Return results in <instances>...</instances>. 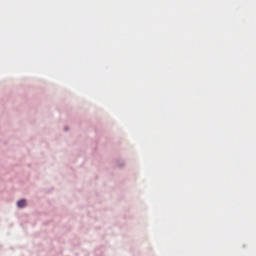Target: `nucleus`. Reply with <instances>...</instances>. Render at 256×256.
<instances>
[{
    "mask_svg": "<svg viewBox=\"0 0 256 256\" xmlns=\"http://www.w3.org/2000/svg\"><path fill=\"white\" fill-rule=\"evenodd\" d=\"M18 208H25L27 206V200L26 199H21L17 202Z\"/></svg>",
    "mask_w": 256,
    "mask_h": 256,
    "instance_id": "nucleus-1",
    "label": "nucleus"
}]
</instances>
